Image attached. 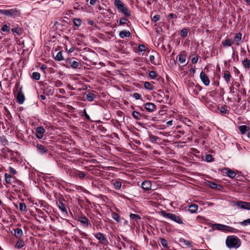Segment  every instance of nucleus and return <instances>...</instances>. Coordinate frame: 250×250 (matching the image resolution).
Listing matches in <instances>:
<instances>
[{"instance_id": "nucleus-20", "label": "nucleus", "mask_w": 250, "mask_h": 250, "mask_svg": "<svg viewBox=\"0 0 250 250\" xmlns=\"http://www.w3.org/2000/svg\"><path fill=\"white\" fill-rule=\"evenodd\" d=\"M208 185L211 188L214 189H220L222 188L220 185L217 184L213 182L209 181L208 182Z\"/></svg>"}, {"instance_id": "nucleus-48", "label": "nucleus", "mask_w": 250, "mask_h": 250, "mask_svg": "<svg viewBox=\"0 0 250 250\" xmlns=\"http://www.w3.org/2000/svg\"><path fill=\"white\" fill-rule=\"evenodd\" d=\"M160 241H161V244L162 245L165 247V248H167V241L166 239H164V238H161L160 239Z\"/></svg>"}, {"instance_id": "nucleus-19", "label": "nucleus", "mask_w": 250, "mask_h": 250, "mask_svg": "<svg viewBox=\"0 0 250 250\" xmlns=\"http://www.w3.org/2000/svg\"><path fill=\"white\" fill-rule=\"evenodd\" d=\"M14 232V235L17 238H20L23 233L22 230L21 229L16 228L13 229Z\"/></svg>"}, {"instance_id": "nucleus-30", "label": "nucleus", "mask_w": 250, "mask_h": 250, "mask_svg": "<svg viewBox=\"0 0 250 250\" xmlns=\"http://www.w3.org/2000/svg\"><path fill=\"white\" fill-rule=\"evenodd\" d=\"M4 180L6 183L11 184L12 182V176L8 173H5L4 174Z\"/></svg>"}, {"instance_id": "nucleus-52", "label": "nucleus", "mask_w": 250, "mask_h": 250, "mask_svg": "<svg viewBox=\"0 0 250 250\" xmlns=\"http://www.w3.org/2000/svg\"><path fill=\"white\" fill-rule=\"evenodd\" d=\"M160 16L159 15H156L152 18V20L153 22H156L160 20Z\"/></svg>"}, {"instance_id": "nucleus-12", "label": "nucleus", "mask_w": 250, "mask_h": 250, "mask_svg": "<svg viewBox=\"0 0 250 250\" xmlns=\"http://www.w3.org/2000/svg\"><path fill=\"white\" fill-rule=\"evenodd\" d=\"M78 220L81 222V223L84 227H88L89 224V220L85 216H80L78 217Z\"/></svg>"}, {"instance_id": "nucleus-62", "label": "nucleus", "mask_w": 250, "mask_h": 250, "mask_svg": "<svg viewBox=\"0 0 250 250\" xmlns=\"http://www.w3.org/2000/svg\"><path fill=\"white\" fill-rule=\"evenodd\" d=\"M158 139V137L156 136H150V139H151V140H152L153 141H156Z\"/></svg>"}, {"instance_id": "nucleus-11", "label": "nucleus", "mask_w": 250, "mask_h": 250, "mask_svg": "<svg viewBox=\"0 0 250 250\" xmlns=\"http://www.w3.org/2000/svg\"><path fill=\"white\" fill-rule=\"evenodd\" d=\"M145 109L149 112H152L156 110V105L152 103H146L144 105Z\"/></svg>"}, {"instance_id": "nucleus-38", "label": "nucleus", "mask_w": 250, "mask_h": 250, "mask_svg": "<svg viewBox=\"0 0 250 250\" xmlns=\"http://www.w3.org/2000/svg\"><path fill=\"white\" fill-rule=\"evenodd\" d=\"M188 33V29L184 28L181 31L180 35L183 38H185L187 36Z\"/></svg>"}, {"instance_id": "nucleus-50", "label": "nucleus", "mask_w": 250, "mask_h": 250, "mask_svg": "<svg viewBox=\"0 0 250 250\" xmlns=\"http://www.w3.org/2000/svg\"><path fill=\"white\" fill-rule=\"evenodd\" d=\"M228 228H226V229L225 230V231H229V232H233V233L236 232L235 231L236 229H234L232 227H230L229 226H228Z\"/></svg>"}, {"instance_id": "nucleus-34", "label": "nucleus", "mask_w": 250, "mask_h": 250, "mask_svg": "<svg viewBox=\"0 0 250 250\" xmlns=\"http://www.w3.org/2000/svg\"><path fill=\"white\" fill-rule=\"evenodd\" d=\"M24 246V242L22 240H19L15 245V247L18 249H21Z\"/></svg>"}, {"instance_id": "nucleus-2", "label": "nucleus", "mask_w": 250, "mask_h": 250, "mask_svg": "<svg viewBox=\"0 0 250 250\" xmlns=\"http://www.w3.org/2000/svg\"><path fill=\"white\" fill-rule=\"evenodd\" d=\"M114 3L119 12L122 13L125 17H129L130 16V11L121 0H115Z\"/></svg>"}, {"instance_id": "nucleus-49", "label": "nucleus", "mask_w": 250, "mask_h": 250, "mask_svg": "<svg viewBox=\"0 0 250 250\" xmlns=\"http://www.w3.org/2000/svg\"><path fill=\"white\" fill-rule=\"evenodd\" d=\"M240 224L243 226H247L250 225V218L241 222Z\"/></svg>"}, {"instance_id": "nucleus-22", "label": "nucleus", "mask_w": 250, "mask_h": 250, "mask_svg": "<svg viewBox=\"0 0 250 250\" xmlns=\"http://www.w3.org/2000/svg\"><path fill=\"white\" fill-rule=\"evenodd\" d=\"M86 100L89 102L93 101L96 98V95L92 93L85 94Z\"/></svg>"}, {"instance_id": "nucleus-51", "label": "nucleus", "mask_w": 250, "mask_h": 250, "mask_svg": "<svg viewBox=\"0 0 250 250\" xmlns=\"http://www.w3.org/2000/svg\"><path fill=\"white\" fill-rule=\"evenodd\" d=\"M149 61L151 63L153 64H157V62L155 61V57L153 55H150L149 56Z\"/></svg>"}, {"instance_id": "nucleus-29", "label": "nucleus", "mask_w": 250, "mask_h": 250, "mask_svg": "<svg viewBox=\"0 0 250 250\" xmlns=\"http://www.w3.org/2000/svg\"><path fill=\"white\" fill-rule=\"evenodd\" d=\"M112 218L115 220L117 222H120V217L118 213L115 212H112L111 213Z\"/></svg>"}, {"instance_id": "nucleus-64", "label": "nucleus", "mask_w": 250, "mask_h": 250, "mask_svg": "<svg viewBox=\"0 0 250 250\" xmlns=\"http://www.w3.org/2000/svg\"><path fill=\"white\" fill-rule=\"evenodd\" d=\"M41 69L42 70L44 71L45 70H46L47 69V66L45 64H42L41 67Z\"/></svg>"}, {"instance_id": "nucleus-5", "label": "nucleus", "mask_w": 250, "mask_h": 250, "mask_svg": "<svg viewBox=\"0 0 250 250\" xmlns=\"http://www.w3.org/2000/svg\"><path fill=\"white\" fill-rule=\"evenodd\" d=\"M232 204L234 206L240 207L241 208L250 210V202L242 201H233Z\"/></svg>"}, {"instance_id": "nucleus-21", "label": "nucleus", "mask_w": 250, "mask_h": 250, "mask_svg": "<svg viewBox=\"0 0 250 250\" xmlns=\"http://www.w3.org/2000/svg\"><path fill=\"white\" fill-rule=\"evenodd\" d=\"M130 35L131 34L129 31L123 30L121 31L119 33V36L122 39H123L125 37H129Z\"/></svg>"}, {"instance_id": "nucleus-59", "label": "nucleus", "mask_w": 250, "mask_h": 250, "mask_svg": "<svg viewBox=\"0 0 250 250\" xmlns=\"http://www.w3.org/2000/svg\"><path fill=\"white\" fill-rule=\"evenodd\" d=\"M205 220V218L202 216H198L197 217V220L200 222H203Z\"/></svg>"}, {"instance_id": "nucleus-42", "label": "nucleus", "mask_w": 250, "mask_h": 250, "mask_svg": "<svg viewBox=\"0 0 250 250\" xmlns=\"http://www.w3.org/2000/svg\"><path fill=\"white\" fill-rule=\"evenodd\" d=\"M82 21L80 19H74L73 20V23L75 25L80 26L82 24Z\"/></svg>"}, {"instance_id": "nucleus-63", "label": "nucleus", "mask_w": 250, "mask_h": 250, "mask_svg": "<svg viewBox=\"0 0 250 250\" xmlns=\"http://www.w3.org/2000/svg\"><path fill=\"white\" fill-rule=\"evenodd\" d=\"M184 243L185 245L188 246H191V242L190 241L184 240Z\"/></svg>"}, {"instance_id": "nucleus-1", "label": "nucleus", "mask_w": 250, "mask_h": 250, "mask_svg": "<svg viewBox=\"0 0 250 250\" xmlns=\"http://www.w3.org/2000/svg\"><path fill=\"white\" fill-rule=\"evenodd\" d=\"M226 244L229 249H237L241 246V242L237 236L231 235L227 237Z\"/></svg>"}, {"instance_id": "nucleus-26", "label": "nucleus", "mask_w": 250, "mask_h": 250, "mask_svg": "<svg viewBox=\"0 0 250 250\" xmlns=\"http://www.w3.org/2000/svg\"><path fill=\"white\" fill-rule=\"evenodd\" d=\"M224 47L230 46L233 43L230 39H226L222 42Z\"/></svg>"}, {"instance_id": "nucleus-53", "label": "nucleus", "mask_w": 250, "mask_h": 250, "mask_svg": "<svg viewBox=\"0 0 250 250\" xmlns=\"http://www.w3.org/2000/svg\"><path fill=\"white\" fill-rule=\"evenodd\" d=\"M220 112L223 114H227L229 113V110L226 109L224 107L222 106L220 109Z\"/></svg>"}, {"instance_id": "nucleus-47", "label": "nucleus", "mask_w": 250, "mask_h": 250, "mask_svg": "<svg viewBox=\"0 0 250 250\" xmlns=\"http://www.w3.org/2000/svg\"><path fill=\"white\" fill-rule=\"evenodd\" d=\"M205 159L208 162H211L213 161L212 156L210 154H207L206 155Z\"/></svg>"}, {"instance_id": "nucleus-44", "label": "nucleus", "mask_w": 250, "mask_h": 250, "mask_svg": "<svg viewBox=\"0 0 250 250\" xmlns=\"http://www.w3.org/2000/svg\"><path fill=\"white\" fill-rule=\"evenodd\" d=\"M149 76L151 79H155L157 77V73H156V72L155 71H151L149 73Z\"/></svg>"}, {"instance_id": "nucleus-27", "label": "nucleus", "mask_w": 250, "mask_h": 250, "mask_svg": "<svg viewBox=\"0 0 250 250\" xmlns=\"http://www.w3.org/2000/svg\"><path fill=\"white\" fill-rule=\"evenodd\" d=\"M11 31L13 33H16L18 35H21L22 34V29L21 28L17 26V27L11 29Z\"/></svg>"}, {"instance_id": "nucleus-7", "label": "nucleus", "mask_w": 250, "mask_h": 250, "mask_svg": "<svg viewBox=\"0 0 250 250\" xmlns=\"http://www.w3.org/2000/svg\"><path fill=\"white\" fill-rule=\"evenodd\" d=\"M220 171L223 173L226 174L228 177L230 178H233L236 176L235 172L232 169H230L228 167H225L220 169Z\"/></svg>"}, {"instance_id": "nucleus-15", "label": "nucleus", "mask_w": 250, "mask_h": 250, "mask_svg": "<svg viewBox=\"0 0 250 250\" xmlns=\"http://www.w3.org/2000/svg\"><path fill=\"white\" fill-rule=\"evenodd\" d=\"M238 128L241 133L243 135L246 134L248 132H249L250 127L246 125H240Z\"/></svg>"}, {"instance_id": "nucleus-24", "label": "nucleus", "mask_w": 250, "mask_h": 250, "mask_svg": "<svg viewBox=\"0 0 250 250\" xmlns=\"http://www.w3.org/2000/svg\"><path fill=\"white\" fill-rule=\"evenodd\" d=\"M193 91L192 93L194 95H197L199 94V92L201 90V87L199 85H196L192 87Z\"/></svg>"}, {"instance_id": "nucleus-39", "label": "nucleus", "mask_w": 250, "mask_h": 250, "mask_svg": "<svg viewBox=\"0 0 250 250\" xmlns=\"http://www.w3.org/2000/svg\"><path fill=\"white\" fill-rule=\"evenodd\" d=\"M19 209L21 211H26L27 210V208L25 204L23 203H20Z\"/></svg>"}, {"instance_id": "nucleus-28", "label": "nucleus", "mask_w": 250, "mask_h": 250, "mask_svg": "<svg viewBox=\"0 0 250 250\" xmlns=\"http://www.w3.org/2000/svg\"><path fill=\"white\" fill-rule=\"evenodd\" d=\"M144 87L146 89L152 90L154 89V86L149 82H146L144 83Z\"/></svg>"}, {"instance_id": "nucleus-16", "label": "nucleus", "mask_w": 250, "mask_h": 250, "mask_svg": "<svg viewBox=\"0 0 250 250\" xmlns=\"http://www.w3.org/2000/svg\"><path fill=\"white\" fill-rule=\"evenodd\" d=\"M37 150L39 153L41 154H43L47 152V148L43 145L37 144Z\"/></svg>"}, {"instance_id": "nucleus-17", "label": "nucleus", "mask_w": 250, "mask_h": 250, "mask_svg": "<svg viewBox=\"0 0 250 250\" xmlns=\"http://www.w3.org/2000/svg\"><path fill=\"white\" fill-rule=\"evenodd\" d=\"M242 39V34L240 33H237L234 37L233 43L236 45H239V42L241 41Z\"/></svg>"}, {"instance_id": "nucleus-43", "label": "nucleus", "mask_w": 250, "mask_h": 250, "mask_svg": "<svg viewBox=\"0 0 250 250\" xmlns=\"http://www.w3.org/2000/svg\"><path fill=\"white\" fill-rule=\"evenodd\" d=\"M85 173L83 171L78 170V171L77 172V177H78L80 179L84 178L85 177Z\"/></svg>"}, {"instance_id": "nucleus-55", "label": "nucleus", "mask_w": 250, "mask_h": 250, "mask_svg": "<svg viewBox=\"0 0 250 250\" xmlns=\"http://www.w3.org/2000/svg\"><path fill=\"white\" fill-rule=\"evenodd\" d=\"M9 172L13 175H15L17 174V171L12 167H9Z\"/></svg>"}, {"instance_id": "nucleus-58", "label": "nucleus", "mask_w": 250, "mask_h": 250, "mask_svg": "<svg viewBox=\"0 0 250 250\" xmlns=\"http://www.w3.org/2000/svg\"><path fill=\"white\" fill-rule=\"evenodd\" d=\"M198 56L197 55L191 58V62L193 63H196L197 62L198 60Z\"/></svg>"}, {"instance_id": "nucleus-32", "label": "nucleus", "mask_w": 250, "mask_h": 250, "mask_svg": "<svg viewBox=\"0 0 250 250\" xmlns=\"http://www.w3.org/2000/svg\"><path fill=\"white\" fill-rule=\"evenodd\" d=\"M186 56L185 54H180L178 55V61L181 63H183L186 62Z\"/></svg>"}, {"instance_id": "nucleus-45", "label": "nucleus", "mask_w": 250, "mask_h": 250, "mask_svg": "<svg viewBox=\"0 0 250 250\" xmlns=\"http://www.w3.org/2000/svg\"><path fill=\"white\" fill-rule=\"evenodd\" d=\"M1 30L3 32H9L10 27L7 24H3L1 27Z\"/></svg>"}, {"instance_id": "nucleus-13", "label": "nucleus", "mask_w": 250, "mask_h": 250, "mask_svg": "<svg viewBox=\"0 0 250 250\" xmlns=\"http://www.w3.org/2000/svg\"><path fill=\"white\" fill-rule=\"evenodd\" d=\"M211 226L212 228L219 230L225 231L226 228H228V226L220 224H212Z\"/></svg>"}, {"instance_id": "nucleus-6", "label": "nucleus", "mask_w": 250, "mask_h": 250, "mask_svg": "<svg viewBox=\"0 0 250 250\" xmlns=\"http://www.w3.org/2000/svg\"><path fill=\"white\" fill-rule=\"evenodd\" d=\"M94 235L95 238H96L99 241V243L100 244L103 245H107L108 243L107 240L104 234L101 232H98L96 234H94Z\"/></svg>"}, {"instance_id": "nucleus-41", "label": "nucleus", "mask_w": 250, "mask_h": 250, "mask_svg": "<svg viewBox=\"0 0 250 250\" xmlns=\"http://www.w3.org/2000/svg\"><path fill=\"white\" fill-rule=\"evenodd\" d=\"M41 77L40 74L39 72H34L32 73V78L35 80H39Z\"/></svg>"}, {"instance_id": "nucleus-9", "label": "nucleus", "mask_w": 250, "mask_h": 250, "mask_svg": "<svg viewBox=\"0 0 250 250\" xmlns=\"http://www.w3.org/2000/svg\"><path fill=\"white\" fill-rule=\"evenodd\" d=\"M45 132V129L42 126L37 127L36 129L35 135L37 138L42 139L43 138V134Z\"/></svg>"}, {"instance_id": "nucleus-56", "label": "nucleus", "mask_w": 250, "mask_h": 250, "mask_svg": "<svg viewBox=\"0 0 250 250\" xmlns=\"http://www.w3.org/2000/svg\"><path fill=\"white\" fill-rule=\"evenodd\" d=\"M133 97L136 99V100H139L141 98V95L138 93H135L133 94Z\"/></svg>"}, {"instance_id": "nucleus-60", "label": "nucleus", "mask_w": 250, "mask_h": 250, "mask_svg": "<svg viewBox=\"0 0 250 250\" xmlns=\"http://www.w3.org/2000/svg\"><path fill=\"white\" fill-rule=\"evenodd\" d=\"M46 91L48 93H50V94H53V89L51 87L47 88Z\"/></svg>"}, {"instance_id": "nucleus-31", "label": "nucleus", "mask_w": 250, "mask_h": 250, "mask_svg": "<svg viewBox=\"0 0 250 250\" xmlns=\"http://www.w3.org/2000/svg\"><path fill=\"white\" fill-rule=\"evenodd\" d=\"M130 218L135 221L136 222H138V220H141V218L138 214L131 213L129 215Z\"/></svg>"}, {"instance_id": "nucleus-40", "label": "nucleus", "mask_w": 250, "mask_h": 250, "mask_svg": "<svg viewBox=\"0 0 250 250\" xmlns=\"http://www.w3.org/2000/svg\"><path fill=\"white\" fill-rule=\"evenodd\" d=\"M70 66L73 68H77L79 66V62L77 61H73L72 62H70Z\"/></svg>"}, {"instance_id": "nucleus-54", "label": "nucleus", "mask_w": 250, "mask_h": 250, "mask_svg": "<svg viewBox=\"0 0 250 250\" xmlns=\"http://www.w3.org/2000/svg\"><path fill=\"white\" fill-rule=\"evenodd\" d=\"M138 49L141 52H143L144 51H145L146 50V47L143 44H140L139 46H138Z\"/></svg>"}, {"instance_id": "nucleus-36", "label": "nucleus", "mask_w": 250, "mask_h": 250, "mask_svg": "<svg viewBox=\"0 0 250 250\" xmlns=\"http://www.w3.org/2000/svg\"><path fill=\"white\" fill-rule=\"evenodd\" d=\"M55 59L58 61H62L63 60L62 53L61 51H60L57 53V54L55 58Z\"/></svg>"}, {"instance_id": "nucleus-8", "label": "nucleus", "mask_w": 250, "mask_h": 250, "mask_svg": "<svg viewBox=\"0 0 250 250\" xmlns=\"http://www.w3.org/2000/svg\"><path fill=\"white\" fill-rule=\"evenodd\" d=\"M24 100L25 97L22 91V87H21L16 96V101L18 104H21L24 103Z\"/></svg>"}, {"instance_id": "nucleus-35", "label": "nucleus", "mask_w": 250, "mask_h": 250, "mask_svg": "<svg viewBox=\"0 0 250 250\" xmlns=\"http://www.w3.org/2000/svg\"><path fill=\"white\" fill-rule=\"evenodd\" d=\"M242 63L243 64L244 67L245 68H249L250 67V60H249L248 59H245L243 61Z\"/></svg>"}, {"instance_id": "nucleus-10", "label": "nucleus", "mask_w": 250, "mask_h": 250, "mask_svg": "<svg viewBox=\"0 0 250 250\" xmlns=\"http://www.w3.org/2000/svg\"><path fill=\"white\" fill-rule=\"evenodd\" d=\"M200 77L202 82L205 85L208 86L209 84V79L206 73L203 71L200 73Z\"/></svg>"}, {"instance_id": "nucleus-46", "label": "nucleus", "mask_w": 250, "mask_h": 250, "mask_svg": "<svg viewBox=\"0 0 250 250\" xmlns=\"http://www.w3.org/2000/svg\"><path fill=\"white\" fill-rule=\"evenodd\" d=\"M78 171V170L76 169H73V170H70L69 172V174L73 177H77V172Z\"/></svg>"}, {"instance_id": "nucleus-61", "label": "nucleus", "mask_w": 250, "mask_h": 250, "mask_svg": "<svg viewBox=\"0 0 250 250\" xmlns=\"http://www.w3.org/2000/svg\"><path fill=\"white\" fill-rule=\"evenodd\" d=\"M62 82L60 81H57L56 83H55V86L56 87H59L61 85H62Z\"/></svg>"}, {"instance_id": "nucleus-33", "label": "nucleus", "mask_w": 250, "mask_h": 250, "mask_svg": "<svg viewBox=\"0 0 250 250\" xmlns=\"http://www.w3.org/2000/svg\"><path fill=\"white\" fill-rule=\"evenodd\" d=\"M132 115L136 120H140L142 117L141 114L136 111H134L132 113Z\"/></svg>"}, {"instance_id": "nucleus-37", "label": "nucleus", "mask_w": 250, "mask_h": 250, "mask_svg": "<svg viewBox=\"0 0 250 250\" xmlns=\"http://www.w3.org/2000/svg\"><path fill=\"white\" fill-rule=\"evenodd\" d=\"M113 185L116 189H120L122 187V182L120 181H117L114 182Z\"/></svg>"}, {"instance_id": "nucleus-18", "label": "nucleus", "mask_w": 250, "mask_h": 250, "mask_svg": "<svg viewBox=\"0 0 250 250\" xmlns=\"http://www.w3.org/2000/svg\"><path fill=\"white\" fill-rule=\"evenodd\" d=\"M58 206L59 209L63 213L65 214H67V209L65 207V205L62 202H59L58 204Z\"/></svg>"}, {"instance_id": "nucleus-23", "label": "nucleus", "mask_w": 250, "mask_h": 250, "mask_svg": "<svg viewBox=\"0 0 250 250\" xmlns=\"http://www.w3.org/2000/svg\"><path fill=\"white\" fill-rule=\"evenodd\" d=\"M198 207L196 204H192L189 207L188 210L191 213H195L198 210Z\"/></svg>"}, {"instance_id": "nucleus-14", "label": "nucleus", "mask_w": 250, "mask_h": 250, "mask_svg": "<svg viewBox=\"0 0 250 250\" xmlns=\"http://www.w3.org/2000/svg\"><path fill=\"white\" fill-rule=\"evenodd\" d=\"M142 188L146 190H149L151 188V183L150 181L146 180L142 183Z\"/></svg>"}, {"instance_id": "nucleus-4", "label": "nucleus", "mask_w": 250, "mask_h": 250, "mask_svg": "<svg viewBox=\"0 0 250 250\" xmlns=\"http://www.w3.org/2000/svg\"><path fill=\"white\" fill-rule=\"evenodd\" d=\"M20 13V11L17 8L5 9V16L11 18H15L19 16Z\"/></svg>"}, {"instance_id": "nucleus-25", "label": "nucleus", "mask_w": 250, "mask_h": 250, "mask_svg": "<svg viewBox=\"0 0 250 250\" xmlns=\"http://www.w3.org/2000/svg\"><path fill=\"white\" fill-rule=\"evenodd\" d=\"M231 78V75L229 72L227 71L225 72L224 74V79L226 81V82L227 83H229L230 82Z\"/></svg>"}, {"instance_id": "nucleus-3", "label": "nucleus", "mask_w": 250, "mask_h": 250, "mask_svg": "<svg viewBox=\"0 0 250 250\" xmlns=\"http://www.w3.org/2000/svg\"><path fill=\"white\" fill-rule=\"evenodd\" d=\"M160 214L164 217L168 218L173 221L175 222L178 224H183V222L181 217L179 215H177L176 214L171 213H167L165 210L161 211Z\"/></svg>"}, {"instance_id": "nucleus-57", "label": "nucleus", "mask_w": 250, "mask_h": 250, "mask_svg": "<svg viewBox=\"0 0 250 250\" xmlns=\"http://www.w3.org/2000/svg\"><path fill=\"white\" fill-rule=\"evenodd\" d=\"M127 20L125 18H121L120 20V24L124 25L126 23Z\"/></svg>"}]
</instances>
